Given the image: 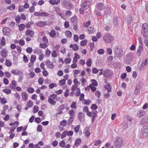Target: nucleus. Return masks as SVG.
Wrapping results in <instances>:
<instances>
[{"label": "nucleus", "mask_w": 148, "mask_h": 148, "mask_svg": "<svg viewBox=\"0 0 148 148\" xmlns=\"http://www.w3.org/2000/svg\"><path fill=\"white\" fill-rule=\"evenodd\" d=\"M141 34L144 38H148V25L145 23L142 25Z\"/></svg>", "instance_id": "f257e3e1"}, {"label": "nucleus", "mask_w": 148, "mask_h": 148, "mask_svg": "<svg viewBox=\"0 0 148 148\" xmlns=\"http://www.w3.org/2000/svg\"><path fill=\"white\" fill-rule=\"evenodd\" d=\"M123 140L122 138L120 137H117L114 141V146L117 147H120L123 144Z\"/></svg>", "instance_id": "f03ea898"}, {"label": "nucleus", "mask_w": 148, "mask_h": 148, "mask_svg": "<svg viewBox=\"0 0 148 148\" xmlns=\"http://www.w3.org/2000/svg\"><path fill=\"white\" fill-rule=\"evenodd\" d=\"M103 38L104 41L107 43H110L113 40L112 36L109 33L105 34Z\"/></svg>", "instance_id": "7ed1b4c3"}, {"label": "nucleus", "mask_w": 148, "mask_h": 148, "mask_svg": "<svg viewBox=\"0 0 148 148\" xmlns=\"http://www.w3.org/2000/svg\"><path fill=\"white\" fill-rule=\"evenodd\" d=\"M141 133L144 137L148 136V128L147 126H143L142 128Z\"/></svg>", "instance_id": "20e7f679"}, {"label": "nucleus", "mask_w": 148, "mask_h": 148, "mask_svg": "<svg viewBox=\"0 0 148 148\" xmlns=\"http://www.w3.org/2000/svg\"><path fill=\"white\" fill-rule=\"evenodd\" d=\"M90 3L86 0H83L82 3L81 4V8L84 10H86L89 8Z\"/></svg>", "instance_id": "39448f33"}, {"label": "nucleus", "mask_w": 148, "mask_h": 148, "mask_svg": "<svg viewBox=\"0 0 148 148\" xmlns=\"http://www.w3.org/2000/svg\"><path fill=\"white\" fill-rule=\"evenodd\" d=\"M62 4L64 7L67 9H69L72 7V4L67 0H64L62 2Z\"/></svg>", "instance_id": "423d86ee"}, {"label": "nucleus", "mask_w": 148, "mask_h": 148, "mask_svg": "<svg viewBox=\"0 0 148 148\" xmlns=\"http://www.w3.org/2000/svg\"><path fill=\"white\" fill-rule=\"evenodd\" d=\"M79 121L82 123L84 120V114L83 112H79L77 115Z\"/></svg>", "instance_id": "0eeeda50"}, {"label": "nucleus", "mask_w": 148, "mask_h": 148, "mask_svg": "<svg viewBox=\"0 0 148 148\" xmlns=\"http://www.w3.org/2000/svg\"><path fill=\"white\" fill-rule=\"evenodd\" d=\"M45 64L47 67L50 69H53L54 68V65L49 60H46Z\"/></svg>", "instance_id": "6e6552de"}, {"label": "nucleus", "mask_w": 148, "mask_h": 148, "mask_svg": "<svg viewBox=\"0 0 148 148\" xmlns=\"http://www.w3.org/2000/svg\"><path fill=\"white\" fill-rule=\"evenodd\" d=\"M103 75L106 77H110L112 74V72L111 70H106L104 72Z\"/></svg>", "instance_id": "1a4fd4ad"}, {"label": "nucleus", "mask_w": 148, "mask_h": 148, "mask_svg": "<svg viewBox=\"0 0 148 148\" xmlns=\"http://www.w3.org/2000/svg\"><path fill=\"white\" fill-rule=\"evenodd\" d=\"M8 51L5 49H3L0 51V55L3 58H6L7 55Z\"/></svg>", "instance_id": "9d476101"}, {"label": "nucleus", "mask_w": 148, "mask_h": 148, "mask_svg": "<svg viewBox=\"0 0 148 148\" xmlns=\"http://www.w3.org/2000/svg\"><path fill=\"white\" fill-rule=\"evenodd\" d=\"M116 55L118 58H120L123 55V51L121 50L118 49L116 51Z\"/></svg>", "instance_id": "9b49d317"}, {"label": "nucleus", "mask_w": 148, "mask_h": 148, "mask_svg": "<svg viewBox=\"0 0 148 148\" xmlns=\"http://www.w3.org/2000/svg\"><path fill=\"white\" fill-rule=\"evenodd\" d=\"M83 132L84 135L86 137H89L90 134L89 128L87 127L85 128L83 130Z\"/></svg>", "instance_id": "f8f14e48"}, {"label": "nucleus", "mask_w": 148, "mask_h": 148, "mask_svg": "<svg viewBox=\"0 0 148 148\" xmlns=\"http://www.w3.org/2000/svg\"><path fill=\"white\" fill-rule=\"evenodd\" d=\"M25 34L27 36H29L30 37H32L34 36V33L33 31L29 29L26 31Z\"/></svg>", "instance_id": "ddd939ff"}, {"label": "nucleus", "mask_w": 148, "mask_h": 148, "mask_svg": "<svg viewBox=\"0 0 148 148\" xmlns=\"http://www.w3.org/2000/svg\"><path fill=\"white\" fill-rule=\"evenodd\" d=\"M97 8L99 10H103L105 8V5L103 4L99 3L97 4Z\"/></svg>", "instance_id": "4468645a"}, {"label": "nucleus", "mask_w": 148, "mask_h": 148, "mask_svg": "<svg viewBox=\"0 0 148 148\" xmlns=\"http://www.w3.org/2000/svg\"><path fill=\"white\" fill-rule=\"evenodd\" d=\"M61 0H50L49 3L52 5H58L60 3Z\"/></svg>", "instance_id": "2eb2a0df"}, {"label": "nucleus", "mask_w": 148, "mask_h": 148, "mask_svg": "<svg viewBox=\"0 0 148 148\" xmlns=\"http://www.w3.org/2000/svg\"><path fill=\"white\" fill-rule=\"evenodd\" d=\"M143 49V46H139L137 52V54L138 56H140L141 55Z\"/></svg>", "instance_id": "dca6fc26"}, {"label": "nucleus", "mask_w": 148, "mask_h": 148, "mask_svg": "<svg viewBox=\"0 0 148 148\" xmlns=\"http://www.w3.org/2000/svg\"><path fill=\"white\" fill-rule=\"evenodd\" d=\"M11 73L15 75H19L22 72L19 70L14 69L11 71Z\"/></svg>", "instance_id": "f3484780"}, {"label": "nucleus", "mask_w": 148, "mask_h": 148, "mask_svg": "<svg viewBox=\"0 0 148 148\" xmlns=\"http://www.w3.org/2000/svg\"><path fill=\"white\" fill-rule=\"evenodd\" d=\"M132 59V57L131 55L127 56L125 62L127 64H129L130 63L131 60Z\"/></svg>", "instance_id": "a211bd4d"}, {"label": "nucleus", "mask_w": 148, "mask_h": 148, "mask_svg": "<svg viewBox=\"0 0 148 148\" xmlns=\"http://www.w3.org/2000/svg\"><path fill=\"white\" fill-rule=\"evenodd\" d=\"M70 47L72 48V49L75 51H77L78 50L79 47L76 44H74L73 45L71 44L70 45Z\"/></svg>", "instance_id": "6ab92c4d"}, {"label": "nucleus", "mask_w": 148, "mask_h": 148, "mask_svg": "<svg viewBox=\"0 0 148 148\" xmlns=\"http://www.w3.org/2000/svg\"><path fill=\"white\" fill-rule=\"evenodd\" d=\"M148 63V58L146 59L145 61H143L142 62L141 65L140 66L141 69H143L144 67L146 66Z\"/></svg>", "instance_id": "aec40b11"}, {"label": "nucleus", "mask_w": 148, "mask_h": 148, "mask_svg": "<svg viewBox=\"0 0 148 148\" xmlns=\"http://www.w3.org/2000/svg\"><path fill=\"white\" fill-rule=\"evenodd\" d=\"M22 97L23 100L24 101H26L27 99L28 95L27 93L25 92H23L22 94Z\"/></svg>", "instance_id": "412c9836"}, {"label": "nucleus", "mask_w": 148, "mask_h": 148, "mask_svg": "<svg viewBox=\"0 0 148 148\" xmlns=\"http://www.w3.org/2000/svg\"><path fill=\"white\" fill-rule=\"evenodd\" d=\"M9 32V28L8 27H4L3 28V33L5 35H6Z\"/></svg>", "instance_id": "4be33fe9"}, {"label": "nucleus", "mask_w": 148, "mask_h": 148, "mask_svg": "<svg viewBox=\"0 0 148 148\" xmlns=\"http://www.w3.org/2000/svg\"><path fill=\"white\" fill-rule=\"evenodd\" d=\"M65 34L66 36L68 38H70L72 36V34L71 32L69 30L66 31L65 32Z\"/></svg>", "instance_id": "5701e85b"}, {"label": "nucleus", "mask_w": 148, "mask_h": 148, "mask_svg": "<svg viewBox=\"0 0 148 148\" xmlns=\"http://www.w3.org/2000/svg\"><path fill=\"white\" fill-rule=\"evenodd\" d=\"M71 21L73 23L74 25H77V20L76 16H74L71 19Z\"/></svg>", "instance_id": "b1692460"}, {"label": "nucleus", "mask_w": 148, "mask_h": 148, "mask_svg": "<svg viewBox=\"0 0 148 148\" xmlns=\"http://www.w3.org/2000/svg\"><path fill=\"white\" fill-rule=\"evenodd\" d=\"M145 114V112L144 111L141 110L137 113V115L138 116L141 117L144 115Z\"/></svg>", "instance_id": "393cba45"}, {"label": "nucleus", "mask_w": 148, "mask_h": 148, "mask_svg": "<svg viewBox=\"0 0 148 148\" xmlns=\"http://www.w3.org/2000/svg\"><path fill=\"white\" fill-rule=\"evenodd\" d=\"M82 102L84 104L87 105H88L91 102V101L89 99L86 100L85 99L83 100Z\"/></svg>", "instance_id": "a878e982"}, {"label": "nucleus", "mask_w": 148, "mask_h": 148, "mask_svg": "<svg viewBox=\"0 0 148 148\" xmlns=\"http://www.w3.org/2000/svg\"><path fill=\"white\" fill-rule=\"evenodd\" d=\"M44 21H40L37 23V25L40 27H43L45 26Z\"/></svg>", "instance_id": "bb28decb"}, {"label": "nucleus", "mask_w": 148, "mask_h": 148, "mask_svg": "<svg viewBox=\"0 0 148 148\" xmlns=\"http://www.w3.org/2000/svg\"><path fill=\"white\" fill-rule=\"evenodd\" d=\"M18 76L19 77L18 79V82L20 83L21 82L23 78V74L22 73L21 74L19 75Z\"/></svg>", "instance_id": "cd10ccee"}, {"label": "nucleus", "mask_w": 148, "mask_h": 148, "mask_svg": "<svg viewBox=\"0 0 148 148\" xmlns=\"http://www.w3.org/2000/svg\"><path fill=\"white\" fill-rule=\"evenodd\" d=\"M68 113L70 115V116L74 117V116L75 115V112L74 111V110L72 109Z\"/></svg>", "instance_id": "c85d7f7f"}, {"label": "nucleus", "mask_w": 148, "mask_h": 148, "mask_svg": "<svg viewBox=\"0 0 148 148\" xmlns=\"http://www.w3.org/2000/svg\"><path fill=\"white\" fill-rule=\"evenodd\" d=\"M105 88L108 90V92H110L111 91V88L110 84H108L105 86Z\"/></svg>", "instance_id": "c756f323"}, {"label": "nucleus", "mask_w": 148, "mask_h": 148, "mask_svg": "<svg viewBox=\"0 0 148 148\" xmlns=\"http://www.w3.org/2000/svg\"><path fill=\"white\" fill-rule=\"evenodd\" d=\"M49 34L51 37H53L56 35V32L55 30H52L51 31V32L49 33Z\"/></svg>", "instance_id": "7c9ffc66"}, {"label": "nucleus", "mask_w": 148, "mask_h": 148, "mask_svg": "<svg viewBox=\"0 0 148 148\" xmlns=\"http://www.w3.org/2000/svg\"><path fill=\"white\" fill-rule=\"evenodd\" d=\"M81 143V140L80 139L77 138V139L75 141V145L76 146H78L79 145H80Z\"/></svg>", "instance_id": "2f4dec72"}, {"label": "nucleus", "mask_w": 148, "mask_h": 148, "mask_svg": "<svg viewBox=\"0 0 148 148\" xmlns=\"http://www.w3.org/2000/svg\"><path fill=\"white\" fill-rule=\"evenodd\" d=\"M19 29L20 31H22L25 28V25L23 24H20L18 26Z\"/></svg>", "instance_id": "473e14b6"}, {"label": "nucleus", "mask_w": 148, "mask_h": 148, "mask_svg": "<svg viewBox=\"0 0 148 148\" xmlns=\"http://www.w3.org/2000/svg\"><path fill=\"white\" fill-rule=\"evenodd\" d=\"M35 54H40L42 53L41 49H36L34 50Z\"/></svg>", "instance_id": "72a5a7b5"}, {"label": "nucleus", "mask_w": 148, "mask_h": 148, "mask_svg": "<svg viewBox=\"0 0 148 148\" xmlns=\"http://www.w3.org/2000/svg\"><path fill=\"white\" fill-rule=\"evenodd\" d=\"M73 117L70 116L69 119L68 120V124L69 125H71L74 120Z\"/></svg>", "instance_id": "f704fd0d"}, {"label": "nucleus", "mask_w": 148, "mask_h": 148, "mask_svg": "<svg viewBox=\"0 0 148 148\" xmlns=\"http://www.w3.org/2000/svg\"><path fill=\"white\" fill-rule=\"evenodd\" d=\"M101 140H100L95 141L94 142V145L97 146L101 144Z\"/></svg>", "instance_id": "c9c22d12"}, {"label": "nucleus", "mask_w": 148, "mask_h": 148, "mask_svg": "<svg viewBox=\"0 0 148 148\" xmlns=\"http://www.w3.org/2000/svg\"><path fill=\"white\" fill-rule=\"evenodd\" d=\"M5 65L8 66H10L12 65V63L9 60H5Z\"/></svg>", "instance_id": "e433bc0d"}, {"label": "nucleus", "mask_w": 148, "mask_h": 148, "mask_svg": "<svg viewBox=\"0 0 148 148\" xmlns=\"http://www.w3.org/2000/svg\"><path fill=\"white\" fill-rule=\"evenodd\" d=\"M142 122L144 123H148V116H145L142 119Z\"/></svg>", "instance_id": "4c0bfd02"}, {"label": "nucleus", "mask_w": 148, "mask_h": 148, "mask_svg": "<svg viewBox=\"0 0 148 148\" xmlns=\"http://www.w3.org/2000/svg\"><path fill=\"white\" fill-rule=\"evenodd\" d=\"M97 53L99 55H103L104 54L105 51L102 49H100L97 50Z\"/></svg>", "instance_id": "58836bf2"}, {"label": "nucleus", "mask_w": 148, "mask_h": 148, "mask_svg": "<svg viewBox=\"0 0 148 148\" xmlns=\"http://www.w3.org/2000/svg\"><path fill=\"white\" fill-rule=\"evenodd\" d=\"M80 125H76L74 128V131L77 133L78 132L80 127Z\"/></svg>", "instance_id": "ea45409f"}, {"label": "nucleus", "mask_w": 148, "mask_h": 148, "mask_svg": "<svg viewBox=\"0 0 148 148\" xmlns=\"http://www.w3.org/2000/svg\"><path fill=\"white\" fill-rule=\"evenodd\" d=\"M91 82H92V84H91L90 85H92V86H97L98 84L96 80L92 79L91 80Z\"/></svg>", "instance_id": "a19ab883"}, {"label": "nucleus", "mask_w": 148, "mask_h": 148, "mask_svg": "<svg viewBox=\"0 0 148 148\" xmlns=\"http://www.w3.org/2000/svg\"><path fill=\"white\" fill-rule=\"evenodd\" d=\"M15 8V5L14 4L11 5L9 7H7L8 9H9L10 10H12Z\"/></svg>", "instance_id": "79ce46f5"}, {"label": "nucleus", "mask_w": 148, "mask_h": 148, "mask_svg": "<svg viewBox=\"0 0 148 148\" xmlns=\"http://www.w3.org/2000/svg\"><path fill=\"white\" fill-rule=\"evenodd\" d=\"M57 97V95L56 94H53L50 95L49 97V98L51 99L52 100H54Z\"/></svg>", "instance_id": "37998d69"}, {"label": "nucleus", "mask_w": 148, "mask_h": 148, "mask_svg": "<svg viewBox=\"0 0 148 148\" xmlns=\"http://www.w3.org/2000/svg\"><path fill=\"white\" fill-rule=\"evenodd\" d=\"M48 101L50 104L54 105L56 103V102L55 101L53 100L50 99V98H48Z\"/></svg>", "instance_id": "c03bdc74"}, {"label": "nucleus", "mask_w": 148, "mask_h": 148, "mask_svg": "<svg viewBox=\"0 0 148 148\" xmlns=\"http://www.w3.org/2000/svg\"><path fill=\"white\" fill-rule=\"evenodd\" d=\"M58 55L56 52V51L55 50H53L51 53V56L53 58H56L57 56Z\"/></svg>", "instance_id": "a18cd8bd"}, {"label": "nucleus", "mask_w": 148, "mask_h": 148, "mask_svg": "<svg viewBox=\"0 0 148 148\" xmlns=\"http://www.w3.org/2000/svg\"><path fill=\"white\" fill-rule=\"evenodd\" d=\"M3 92L5 93L6 94L8 95L11 92V90L8 89H5L3 90Z\"/></svg>", "instance_id": "49530a36"}, {"label": "nucleus", "mask_w": 148, "mask_h": 148, "mask_svg": "<svg viewBox=\"0 0 148 148\" xmlns=\"http://www.w3.org/2000/svg\"><path fill=\"white\" fill-rule=\"evenodd\" d=\"M92 61L90 59H88L86 62V64L88 66L90 67L91 66Z\"/></svg>", "instance_id": "de8ad7c7"}, {"label": "nucleus", "mask_w": 148, "mask_h": 148, "mask_svg": "<svg viewBox=\"0 0 148 148\" xmlns=\"http://www.w3.org/2000/svg\"><path fill=\"white\" fill-rule=\"evenodd\" d=\"M88 31L89 34H92L94 32V29L93 28L89 27L88 28Z\"/></svg>", "instance_id": "09e8293b"}, {"label": "nucleus", "mask_w": 148, "mask_h": 148, "mask_svg": "<svg viewBox=\"0 0 148 148\" xmlns=\"http://www.w3.org/2000/svg\"><path fill=\"white\" fill-rule=\"evenodd\" d=\"M36 57L34 55L32 56L31 57L30 61L32 63H34L36 60Z\"/></svg>", "instance_id": "8fccbe9b"}, {"label": "nucleus", "mask_w": 148, "mask_h": 148, "mask_svg": "<svg viewBox=\"0 0 148 148\" xmlns=\"http://www.w3.org/2000/svg\"><path fill=\"white\" fill-rule=\"evenodd\" d=\"M49 14L46 12H41V16H49Z\"/></svg>", "instance_id": "3c124183"}, {"label": "nucleus", "mask_w": 148, "mask_h": 148, "mask_svg": "<svg viewBox=\"0 0 148 148\" xmlns=\"http://www.w3.org/2000/svg\"><path fill=\"white\" fill-rule=\"evenodd\" d=\"M44 81L43 78L42 77H40L38 79V83L40 85L43 84Z\"/></svg>", "instance_id": "603ef678"}, {"label": "nucleus", "mask_w": 148, "mask_h": 148, "mask_svg": "<svg viewBox=\"0 0 148 148\" xmlns=\"http://www.w3.org/2000/svg\"><path fill=\"white\" fill-rule=\"evenodd\" d=\"M76 102L73 101L71 105V107L72 108L75 109L76 108Z\"/></svg>", "instance_id": "864d4df0"}, {"label": "nucleus", "mask_w": 148, "mask_h": 148, "mask_svg": "<svg viewBox=\"0 0 148 148\" xmlns=\"http://www.w3.org/2000/svg\"><path fill=\"white\" fill-rule=\"evenodd\" d=\"M1 45L4 46L5 45V39L4 37H3L1 41Z\"/></svg>", "instance_id": "5fc2aeb1"}, {"label": "nucleus", "mask_w": 148, "mask_h": 148, "mask_svg": "<svg viewBox=\"0 0 148 148\" xmlns=\"http://www.w3.org/2000/svg\"><path fill=\"white\" fill-rule=\"evenodd\" d=\"M1 102L2 104L3 105L7 102V101L5 98H3L1 100Z\"/></svg>", "instance_id": "6e6d98bb"}, {"label": "nucleus", "mask_w": 148, "mask_h": 148, "mask_svg": "<svg viewBox=\"0 0 148 148\" xmlns=\"http://www.w3.org/2000/svg\"><path fill=\"white\" fill-rule=\"evenodd\" d=\"M67 123V121L66 120H64L61 121L60 123V125L63 126H65L66 125Z\"/></svg>", "instance_id": "4d7b16f0"}, {"label": "nucleus", "mask_w": 148, "mask_h": 148, "mask_svg": "<svg viewBox=\"0 0 148 148\" xmlns=\"http://www.w3.org/2000/svg\"><path fill=\"white\" fill-rule=\"evenodd\" d=\"M67 131L66 130L63 132L61 135V138H64L67 135Z\"/></svg>", "instance_id": "13d9d810"}, {"label": "nucleus", "mask_w": 148, "mask_h": 148, "mask_svg": "<svg viewBox=\"0 0 148 148\" xmlns=\"http://www.w3.org/2000/svg\"><path fill=\"white\" fill-rule=\"evenodd\" d=\"M91 108L94 110H95L98 108L97 106L95 104H93L91 106Z\"/></svg>", "instance_id": "bf43d9fd"}, {"label": "nucleus", "mask_w": 148, "mask_h": 148, "mask_svg": "<svg viewBox=\"0 0 148 148\" xmlns=\"http://www.w3.org/2000/svg\"><path fill=\"white\" fill-rule=\"evenodd\" d=\"M42 40L45 43L47 44L48 43V41L46 37H43L42 38Z\"/></svg>", "instance_id": "052dcab7"}, {"label": "nucleus", "mask_w": 148, "mask_h": 148, "mask_svg": "<svg viewBox=\"0 0 148 148\" xmlns=\"http://www.w3.org/2000/svg\"><path fill=\"white\" fill-rule=\"evenodd\" d=\"M105 14L108 15L111 13V11L110 8H106L105 10Z\"/></svg>", "instance_id": "680f3d73"}, {"label": "nucleus", "mask_w": 148, "mask_h": 148, "mask_svg": "<svg viewBox=\"0 0 148 148\" xmlns=\"http://www.w3.org/2000/svg\"><path fill=\"white\" fill-rule=\"evenodd\" d=\"M65 81L64 79H62L59 81V85L60 86H62L64 85L65 84Z\"/></svg>", "instance_id": "e2e57ef3"}, {"label": "nucleus", "mask_w": 148, "mask_h": 148, "mask_svg": "<svg viewBox=\"0 0 148 148\" xmlns=\"http://www.w3.org/2000/svg\"><path fill=\"white\" fill-rule=\"evenodd\" d=\"M47 47L46 44L40 43V47L42 49H45Z\"/></svg>", "instance_id": "0e129e2a"}, {"label": "nucleus", "mask_w": 148, "mask_h": 148, "mask_svg": "<svg viewBox=\"0 0 148 148\" xmlns=\"http://www.w3.org/2000/svg\"><path fill=\"white\" fill-rule=\"evenodd\" d=\"M71 61V59L70 58H66L65 59L64 62L66 64H69Z\"/></svg>", "instance_id": "69168bd1"}, {"label": "nucleus", "mask_w": 148, "mask_h": 148, "mask_svg": "<svg viewBox=\"0 0 148 148\" xmlns=\"http://www.w3.org/2000/svg\"><path fill=\"white\" fill-rule=\"evenodd\" d=\"M27 90V91L30 93H32L34 92V89L32 88H29Z\"/></svg>", "instance_id": "338daca9"}, {"label": "nucleus", "mask_w": 148, "mask_h": 148, "mask_svg": "<svg viewBox=\"0 0 148 148\" xmlns=\"http://www.w3.org/2000/svg\"><path fill=\"white\" fill-rule=\"evenodd\" d=\"M27 106H28V107H31L33 106V104L32 101H29L27 103Z\"/></svg>", "instance_id": "774afa93"}]
</instances>
